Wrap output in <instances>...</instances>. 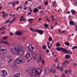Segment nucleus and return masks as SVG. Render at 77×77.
<instances>
[{"label":"nucleus","mask_w":77,"mask_h":77,"mask_svg":"<svg viewBox=\"0 0 77 77\" xmlns=\"http://www.w3.org/2000/svg\"><path fill=\"white\" fill-rule=\"evenodd\" d=\"M28 48H29V50L32 52H33V50L35 48L33 47V46H32V45L31 44H29V46L28 47Z\"/></svg>","instance_id":"nucleus-8"},{"label":"nucleus","mask_w":77,"mask_h":77,"mask_svg":"<svg viewBox=\"0 0 77 77\" xmlns=\"http://www.w3.org/2000/svg\"><path fill=\"white\" fill-rule=\"evenodd\" d=\"M43 49H44V50H45L46 49V48H47V46L45 45H43Z\"/></svg>","instance_id":"nucleus-40"},{"label":"nucleus","mask_w":77,"mask_h":77,"mask_svg":"<svg viewBox=\"0 0 77 77\" xmlns=\"http://www.w3.org/2000/svg\"><path fill=\"white\" fill-rule=\"evenodd\" d=\"M61 51H62L63 53H72V52H71V51H67L64 48H61Z\"/></svg>","instance_id":"nucleus-7"},{"label":"nucleus","mask_w":77,"mask_h":77,"mask_svg":"<svg viewBox=\"0 0 77 77\" xmlns=\"http://www.w3.org/2000/svg\"><path fill=\"white\" fill-rule=\"evenodd\" d=\"M9 22V20H6V22L5 23V24H6L7 23H8Z\"/></svg>","instance_id":"nucleus-51"},{"label":"nucleus","mask_w":77,"mask_h":77,"mask_svg":"<svg viewBox=\"0 0 77 77\" xmlns=\"http://www.w3.org/2000/svg\"><path fill=\"white\" fill-rule=\"evenodd\" d=\"M50 42H48V44H47V45L48 46V48H50Z\"/></svg>","instance_id":"nucleus-33"},{"label":"nucleus","mask_w":77,"mask_h":77,"mask_svg":"<svg viewBox=\"0 0 77 77\" xmlns=\"http://www.w3.org/2000/svg\"><path fill=\"white\" fill-rule=\"evenodd\" d=\"M33 58L34 59H35V60L36 59V58H37V55L35 54L34 55Z\"/></svg>","instance_id":"nucleus-35"},{"label":"nucleus","mask_w":77,"mask_h":77,"mask_svg":"<svg viewBox=\"0 0 77 77\" xmlns=\"http://www.w3.org/2000/svg\"><path fill=\"white\" fill-rule=\"evenodd\" d=\"M30 56H31L30 55V54H29V52H27L25 55V57L26 59H29L30 57Z\"/></svg>","instance_id":"nucleus-11"},{"label":"nucleus","mask_w":77,"mask_h":77,"mask_svg":"<svg viewBox=\"0 0 77 77\" xmlns=\"http://www.w3.org/2000/svg\"><path fill=\"white\" fill-rule=\"evenodd\" d=\"M53 39V38H52V37H50L48 39V41H52V39Z\"/></svg>","instance_id":"nucleus-37"},{"label":"nucleus","mask_w":77,"mask_h":77,"mask_svg":"<svg viewBox=\"0 0 77 77\" xmlns=\"http://www.w3.org/2000/svg\"><path fill=\"white\" fill-rule=\"evenodd\" d=\"M23 33L22 32L19 31L17 32L15 35H16V36H17V35L21 36V35H23Z\"/></svg>","instance_id":"nucleus-13"},{"label":"nucleus","mask_w":77,"mask_h":77,"mask_svg":"<svg viewBox=\"0 0 77 77\" xmlns=\"http://www.w3.org/2000/svg\"><path fill=\"white\" fill-rule=\"evenodd\" d=\"M18 7L19 8V9H22L23 8V7H22V6H20V7Z\"/></svg>","instance_id":"nucleus-58"},{"label":"nucleus","mask_w":77,"mask_h":77,"mask_svg":"<svg viewBox=\"0 0 77 77\" xmlns=\"http://www.w3.org/2000/svg\"><path fill=\"white\" fill-rule=\"evenodd\" d=\"M77 65V63H74L73 64V65L74 66H76Z\"/></svg>","instance_id":"nucleus-45"},{"label":"nucleus","mask_w":77,"mask_h":77,"mask_svg":"<svg viewBox=\"0 0 77 77\" xmlns=\"http://www.w3.org/2000/svg\"><path fill=\"white\" fill-rule=\"evenodd\" d=\"M10 35H11V36H13V34H12V33H10Z\"/></svg>","instance_id":"nucleus-63"},{"label":"nucleus","mask_w":77,"mask_h":77,"mask_svg":"<svg viewBox=\"0 0 77 77\" xmlns=\"http://www.w3.org/2000/svg\"><path fill=\"white\" fill-rule=\"evenodd\" d=\"M65 44L67 46H69V45H70L69 43L68 42H66L65 43Z\"/></svg>","instance_id":"nucleus-32"},{"label":"nucleus","mask_w":77,"mask_h":77,"mask_svg":"<svg viewBox=\"0 0 77 77\" xmlns=\"http://www.w3.org/2000/svg\"><path fill=\"white\" fill-rule=\"evenodd\" d=\"M16 18L15 17H14L13 18V19L10 22V24H12V23H13L14 21H15V20H16Z\"/></svg>","instance_id":"nucleus-25"},{"label":"nucleus","mask_w":77,"mask_h":77,"mask_svg":"<svg viewBox=\"0 0 77 77\" xmlns=\"http://www.w3.org/2000/svg\"><path fill=\"white\" fill-rule=\"evenodd\" d=\"M56 47H60V44L59 43H57V45H56Z\"/></svg>","instance_id":"nucleus-36"},{"label":"nucleus","mask_w":77,"mask_h":77,"mask_svg":"<svg viewBox=\"0 0 77 77\" xmlns=\"http://www.w3.org/2000/svg\"><path fill=\"white\" fill-rule=\"evenodd\" d=\"M71 12L73 15H75V13H76V11L74 10H72L71 11Z\"/></svg>","instance_id":"nucleus-19"},{"label":"nucleus","mask_w":77,"mask_h":77,"mask_svg":"<svg viewBox=\"0 0 77 77\" xmlns=\"http://www.w3.org/2000/svg\"><path fill=\"white\" fill-rule=\"evenodd\" d=\"M38 62H42V58H41V56H39V57L38 60Z\"/></svg>","instance_id":"nucleus-23"},{"label":"nucleus","mask_w":77,"mask_h":77,"mask_svg":"<svg viewBox=\"0 0 77 77\" xmlns=\"http://www.w3.org/2000/svg\"><path fill=\"white\" fill-rule=\"evenodd\" d=\"M45 5H46V6H47V5H48V1H46L45 3Z\"/></svg>","instance_id":"nucleus-38"},{"label":"nucleus","mask_w":77,"mask_h":77,"mask_svg":"<svg viewBox=\"0 0 77 77\" xmlns=\"http://www.w3.org/2000/svg\"><path fill=\"white\" fill-rule=\"evenodd\" d=\"M42 20V18H40V19H39L38 20V21H41Z\"/></svg>","instance_id":"nucleus-60"},{"label":"nucleus","mask_w":77,"mask_h":77,"mask_svg":"<svg viewBox=\"0 0 77 77\" xmlns=\"http://www.w3.org/2000/svg\"><path fill=\"white\" fill-rule=\"evenodd\" d=\"M61 50H62V48H60V47L57 48L56 49V50H57V51H60Z\"/></svg>","instance_id":"nucleus-18"},{"label":"nucleus","mask_w":77,"mask_h":77,"mask_svg":"<svg viewBox=\"0 0 77 77\" xmlns=\"http://www.w3.org/2000/svg\"><path fill=\"white\" fill-rule=\"evenodd\" d=\"M14 77H20V73H17L14 75Z\"/></svg>","instance_id":"nucleus-17"},{"label":"nucleus","mask_w":77,"mask_h":77,"mask_svg":"<svg viewBox=\"0 0 77 77\" xmlns=\"http://www.w3.org/2000/svg\"><path fill=\"white\" fill-rule=\"evenodd\" d=\"M2 42L3 44H5L6 45H9L10 44L9 42L6 41H2L1 42H0V44H2Z\"/></svg>","instance_id":"nucleus-9"},{"label":"nucleus","mask_w":77,"mask_h":77,"mask_svg":"<svg viewBox=\"0 0 77 77\" xmlns=\"http://www.w3.org/2000/svg\"><path fill=\"white\" fill-rule=\"evenodd\" d=\"M15 3H16V2H15V1H14L13 2V5L14 6H15Z\"/></svg>","instance_id":"nucleus-47"},{"label":"nucleus","mask_w":77,"mask_h":77,"mask_svg":"<svg viewBox=\"0 0 77 77\" xmlns=\"http://www.w3.org/2000/svg\"><path fill=\"white\" fill-rule=\"evenodd\" d=\"M64 62L65 63H67V64H68V63H69V61L68 60H65Z\"/></svg>","instance_id":"nucleus-34"},{"label":"nucleus","mask_w":77,"mask_h":77,"mask_svg":"<svg viewBox=\"0 0 77 77\" xmlns=\"http://www.w3.org/2000/svg\"><path fill=\"white\" fill-rule=\"evenodd\" d=\"M21 21H25L26 20V19L25 18H23V19H21Z\"/></svg>","instance_id":"nucleus-50"},{"label":"nucleus","mask_w":77,"mask_h":77,"mask_svg":"<svg viewBox=\"0 0 77 77\" xmlns=\"http://www.w3.org/2000/svg\"><path fill=\"white\" fill-rule=\"evenodd\" d=\"M42 65H45V60H44V59H42Z\"/></svg>","instance_id":"nucleus-21"},{"label":"nucleus","mask_w":77,"mask_h":77,"mask_svg":"<svg viewBox=\"0 0 77 77\" xmlns=\"http://www.w3.org/2000/svg\"><path fill=\"white\" fill-rule=\"evenodd\" d=\"M2 14H5V11H2Z\"/></svg>","instance_id":"nucleus-56"},{"label":"nucleus","mask_w":77,"mask_h":77,"mask_svg":"<svg viewBox=\"0 0 77 77\" xmlns=\"http://www.w3.org/2000/svg\"><path fill=\"white\" fill-rule=\"evenodd\" d=\"M33 20V19H29L28 20V21L29 23V24H31L32 23V21Z\"/></svg>","instance_id":"nucleus-16"},{"label":"nucleus","mask_w":77,"mask_h":77,"mask_svg":"<svg viewBox=\"0 0 77 77\" xmlns=\"http://www.w3.org/2000/svg\"><path fill=\"white\" fill-rule=\"evenodd\" d=\"M28 15H31L32 14L31 13H30V12H28Z\"/></svg>","instance_id":"nucleus-62"},{"label":"nucleus","mask_w":77,"mask_h":77,"mask_svg":"<svg viewBox=\"0 0 77 77\" xmlns=\"http://www.w3.org/2000/svg\"><path fill=\"white\" fill-rule=\"evenodd\" d=\"M7 51L6 48L5 46H2L0 47V54H5Z\"/></svg>","instance_id":"nucleus-4"},{"label":"nucleus","mask_w":77,"mask_h":77,"mask_svg":"<svg viewBox=\"0 0 77 77\" xmlns=\"http://www.w3.org/2000/svg\"><path fill=\"white\" fill-rule=\"evenodd\" d=\"M65 57L66 59H69V58L71 57V56L69 55H66Z\"/></svg>","instance_id":"nucleus-20"},{"label":"nucleus","mask_w":77,"mask_h":77,"mask_svg":"<svg viewBox=\"0 0 77 77\" xmlns=\"http://www.w3.org/2000/svg\"><path fill=\"white\" fill-rule=\"evenodd\" d=\"M39 12V10L37 8H34L33 11V13H38Z\"/></svg>","instance_id":"nucleus-15"},{"label":"nucleus","mask_w":77,"mask_h":77,"mask_svg":"<svg viewBox=\"0 0 77 77\" xmlns=\"http://www.w3.org/2000/svg\"><path fill=\"white\" fill-rule=\"evenodd\" d=\"M36 32L38 33L40 35H42L44 33V31L42 30L38 29L35 31Z\"/></svg>","instance_id":"nucleus-10"},{"label":"nucleus","mask_w":77,"mask_h":77,"mask_svg":"<svg viewBox=\"0 0 77 77\" xmlns=\"http://www.w3.org/2000/svg\"><path fill=\"white\" fill-rule=\"evenodd\" d=\"M49 73V70L48 69H46L44 71V73L45 74H48Z\"/></svg>","instance_id":"nucleus-14"},{"label":"nucleus","mask_w":77,"mask_h":77,"mask_svg":"<svg viewBox=\"0 0 77 77\" xmlns=\"http://www.w3.org/2000/svg\"><path fill=\"white\" fill-rule=\"evenodd\" d=\"M77 48V46H75V49Z\"/></svg>","instance_id":"nucleus-64"},{"label":"nucleus","mask_w":77,"mask_h":77,"mask_svg":"<svg viewBox=\"0 0 77 77\" xmlns=\"http://www.w3.org/2000/svg\"><path fill=\"white\" fill-rule=\"evenodd\" d=\"M21 45H19L18 46L13 45L12 46L11 51L15 54H20V55H23L24 53V50L21 47Z\"/></svg>","instance_id":"nucleus-1"},{"label":"nucleus","mask_w":77,"mask_h":77,"mask_svg":"<svg viewBox=\"0 0 77 77\" xmlns=\"http://www.w3.org/2000/svg\"><path fill=\"white\" fill-rule=\"evenodd\" d=\"M0 75L2 77H5L7 75V72H6V71L5 70H2Z\"/></svg>","instance_id":"nucleus-5"},{"label":"nucleus","mask_w":77,"mask_h":77,"mask_svg":"<svg viewBox=\"0 0 77 77\" xmlns=\"http://www.w3.org/2000/svg\"><path fill=\"white\" fill-rule=\"evenodd\" d=\"M2 60H0V66H1L2 65Z\"/></svg>","instance_id":"nucleus-59"},{"label":"nucleus","mask_w":77,"mask_h":77,"mask_svg":"<svg viewBox=\"0 0 77 77\" xmlns=\"http://www.w3.org/2000/svg\"><path fill=\"white\" fill-rule=\"evenodd\" d=\"M27 7H25L23 8V10L25 11L26 10H27Z\"/></svg>","instance_id":"nucleus-55"},{"label":"nucleus","mask_w":77,"mask_h":77,"mask_svg":"<svg viewBox=\"0 0 77 77\" xmlns=\"http://www.w3.org/2000/svg\"><path fill=\"white\" fill-rule=\"evenodd\" d=\"M28 72L31 75H35L36 74L40 75L41 73V69L38 68L35 69L34 68L32 67L29 69Z\"/></svg>","instance_id":"nucleus-2"},{"label":"nucleus","mask_w":77,"mask_h":77,"mask_svg":"<svg viewBox=\"0 0 77 77\" xmlns=\"http://www.w3.org/2000/svg\"><path fill=\"white\" fill-rule=\"evenodd\" d=\"M54 16H51V18H52V19H51V21H54V20H55V18H54Z\"/></svg>","instance_id":"nucleus-31"},{"label":"nucleus","mask_w":77,"mask_h":77,"mask_svg":"<svg viewBox=\"0 0 77 77\" xmlns=\"http://www.w3.org/2000/svg\"><path fill=\"white\" fill-rule=\"evenodd\" d=\"M52 6H53V8H54L55 7V8H56V6H57V4L56 3V1H53L52 2Z\"/></svg>","instance_id":"nucleus-12"},{"label":"nucleus","mask_w":77,"mask_h":77,"mask_svg":"<svg viewBox=\"0 0 77 77\" xmlns=\"http://www.w3.org/2000/svg\"><path fill=\"white\" fill-rule=\"evenodd\" d=\"M58 59H59V58H57L55 60V62H57L58 61Z\"/></svg>","instance_id":"nucleus-52"},{"label":"nucleus","mask_w":77,"mask_h":77,"mask_svg":"<svg viewBox=\"0 0 77 77\" xmlns=\"http://www.w3.org/2000/svg\"><path fill=\"white\" fill-rule=\"evenodd\" d=\"M30 30H31V31H32L33 32H36V30H35L32 28H30Z\"/></svg>","instance_id":"nucleus-39"},{"label":"nucleus","mask_w":77,"mask_h":77,"mask_svg":"<svg viewBox=\"0 0 77 77\" xmlns=\"http://www.w3.org/2000/svg\"><path fill=\"white\" fill-rule=\"evenodd\" d=\"M25 62V60L23 59V57H20L15 60L14 62V63L12 65V67L13 68H14V69H15L17 68V66H16L17 63L21 64V63Z\"/></svg>","instance_id":"nucleus-3"},{"label":"nucleus","mask_w":77,"mask_h":77,"mask_svg":"<svg viewBox=\"0 0 77 77\" xmlns=\"http://www.w3.org/2000/svg\"><path fill=\"white\" fill-rule=\"evenodd\" d=\"M67 14H70V11H67Z\"/></svg>","instance_id":"nucleus-61"},{"label":"nucleus","mask_w":77,"mask_h":77,"mask_svg":"<svg viewBox=\"0 0 77 77\" xmlns=\"http://www.w3.org/2000/svg\"><path fill=\"white\" fill-rule=\"evenodd\" d=\"M4 15H5V16L7 17V16H8V14L7 13H6L5 14H4Z\"/></svg>","instance_id":"nucleus-54"},{"label":"nucleus","mask_w":77,"mask_h":77,"mask_svg":"<svg viewBox=\"0 0 77 77\" xmlns=\"http://www.w3.org/2000/svg\"><path fill=\"white\" fill-rule=\"evenodd\" d=\"M6 27V25H5L4 26L0 28V30H2L3 29H4L5 27Z\"/></svg>","instance_id":"nucleus-26"},{"label":"nucleus","mask_w":77,"mask_h":77,"mask_svg":"<svg viewBox=\"0 0 77 77\" xmlns=\"http://www.w3.org/2000/svg\"><path fill=\"white\" fill-rule=\"evenodd\" d=\"M12 60H13V59H11L9 60V62H12Z\"/></svg>","instance_id":"nucleus-49"},{"label":"nucleus","mask_w":77,"mask_h":77,"mask_svg":"<svg viewBox=\"0 0 77 77\" xmlns=\"http://www.w3.org/2000/svg\"><path fill=\"white\" fill-rule=\"evenodd\" d=\"M2 60H6V57L3 56H2L1 57Z\"/></svg>","instance_id":"nucleus-30"},{"label":"nucleus","mask_w":77,"mask_h":77,"mask_svg":"<svg viewBox=\"0 0 77 77\" xmlns=\"http://www.w3.org/2000/svg\"><path fill=\"white\" fill-rule=\"evenodd\" d=\"M60 69L61 71H63V66H61V68H60Z\"/></svg>","instance_id":"nucleus-41"},{"label":"nucleus","mask_w":77,"mask_h":77,"mask_svg":"<svg viewBox=\"0 0 77 77\" xmlns=\"http://www.w3.org/2000/svg\"><path fill=\"white\" fill-rule=\"evenodd\" d=\"M46 51L47 53H50V51H49V50H46Z\"/></svg>","instance_id":"nucleus-53"},{"label":"nucleus","mask_w":77,"mask_h":77,"mask_svg":"<svg viewBox=\"0 0 77 77\" xmlns=\"http://www.w3.org/2000/svg\"><path fill=\"white\" fill-rule=\"evenodd\" d=\"M7 58L8 59H11V58H12V56H7Z\"/></svg>","instance_id":"nucleus-29"},{"label":"nucleus","mask_w":77,"mask_h":77,"mask_svg":"<svg viewBox=\"0 0 77 77\" xmlns=\"http://www.w3.org/2000/svg\"><path fill=\"white\" fill-rule=\"evenodd\" d=\"M55 67H56V65L54 64L52 65V67H51V69H50V71L51 72H52L53 73H55L56 72V70L55 69Z\"/></svg>","instance_id":"nucleus-6"},{"label":"nucleus","mask_w":77,"mask_h":77,"mask_svg":"<svg viewBox=\"0 0 77 77\" xmlns=\"http://www.w3.org/2000/svg\"><path fill=\"white\" fill-rule=\"evenodd\" d=\"M44 25L45 26V28H48V27H49V26L47 23H45L44 24Z\"/></svg>","instance_id":"nucleus-22"},{"label":"nucleus","mask_w":77,"mask_h":77,"mask_svg":"<svg viewBox=\"0 0 77 77\" xmlns=\"http://www.w3.org/2000/svg\"><path fill=\"white\" fill-rule=\"evenodd\" d=\"M8 38V36H5L3 38H2V39L3 40H6V39H7Z\"/></svg>","instance_id":"nucleus-27"},{"label":"nucleus","mask_w":77,"mask_h":77,"mask_svg":"<svg viewBox=\"0 0 77 77\" xmlns=\"http://www.w3.org/2000/svg\"><path fill=\"white\" fill-rule=\"evenodd\" d=\"M74 3L75 5H77V0H75L74 1Z\"/></svg>","instance_id":"nucleus-44"},{"label":"nucleus","mask_w":77,"mask_h":77,"mask_svg":"<svg viewBox=\"0 0 77 77\" xmlns=\"http://www.w3.org/2000/svg\"><path fill=\"white\" fill-rule=\"evenodd\" d=\"M20 9L19 7H17L16 9V11H18V9Z\"/></svg>","instance_id":"nucleus-57"},{"label":"nucleus","mask_w":77,"mask_h":77,"mask_svg":"<svg viewBox=\"0 0 77 77\" xmlns=\"http://www.w3.org/2000/svg\"><path fill=\"white\" fill-rule=\"evenodd\" d=\"M68 72L69 73V74H71L72 73V70L71 69L68 70Z\"/></svg>","instance_id":"nucleus-28"},{"label":"nucleus","mask_w":77,"mask_h":77,"mask_svg":"<svg viewBox=\"0 0 77 77\" xmlns=\"http://www.w3.org/2000/svg\"><path fill=\"white\" fill-rule=\"evenodd\" d=\"M63 65L64 67H66V64H65V63H64V62L63 63Z\"/></svg>","instance_id":"nucleus-48"},{"label":"nucleus","mask_w":77,"mask_h":77,"mask_svg":"<svg viewBox=\"0 0 77 77\" xmlns=\"http://www.w3.org/2000/svg\"><path fill=\"white\" fill-rule=\"evenodd\" d=\"M37 8L39 9H41V8H42V6H41V5H40L39 6L37 7Z\"/></svg>","instance_id":"nucleus-42"},{"label":"nucleus","mask_w":77,"mask_h":77,"mask_svg":"<svg viewBox=\"0 0 77 77\" xmlns=\"http://www.w3.org/2000/svg\"><path fill=\"white\" fill-rule=\"evenodd\" d=\"M58 32L59 33H61L62 32V30H61L59 29Z\"/></svg>","instance_id":"nucleus-46"},{"label":"nucleus","mask_w":77,"mask_h":77,"mask_svg":"<svg viewBox=\"0 0 77 77\" xmlns=\"http://www.w3.org/2000/svg\"><path fill=\"white\" fill-rule=\"evenodd\" d=\"M70 25H73L74 24V21L72 20H70L69 22Z\"/></svg>","instance_id":"nucleus-24"},{"label":"nucleus","mask_w":77,"mask_h":77,"mask_svg":"<svg viewBox=\"0 0 77 77\" xmlns=\"http://www.w3.org/2000/svg\"><path fill=\"white\" fill-rule=\"evenodd\" d=\"M61 77H65V74L64 73H63L61 76Z\"/></svg>","instance_id":"nucleus-43"}]
</instances>
